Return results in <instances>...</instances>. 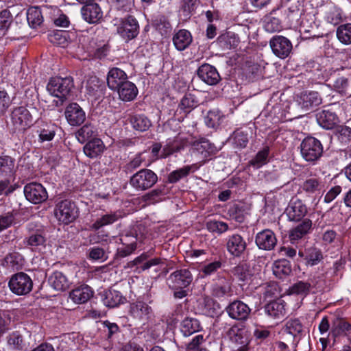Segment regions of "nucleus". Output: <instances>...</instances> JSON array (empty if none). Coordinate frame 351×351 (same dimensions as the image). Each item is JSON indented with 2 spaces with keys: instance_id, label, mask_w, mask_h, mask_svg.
<instances>
[{
  "instance_id": "57",
  "label": "nucleus",
  "mask_w": 351,
  "mask_h": 351,
  "mask_svg": "<svg viewBox=\"0 0 351 351\" xmlns=\"http://www.w3.org/2000/svg\"><path fill=\"white\" fill-rule=\"evenodd\" d=\"M12 16L7 10L0 12V37L5 36L11 25Z\"/></svg>"
},
{
  "instance_id": "9",
  "label": "nucleus",
  "mask_w": 351,
  "mask_h": 351,
  "mask_svg": "<svg viewBox=\"0 0 351 351\" xmlns=\"http://www.w3.org/2000/svg\"><path fill=\"white\" fill-rule=\"evenodd\" d=\"M24 194L26 199L33 204H40L45 202L48 194L45 188L40 183L31 182L24 187Z\"/></svg>"
},
{
  "instance_id": "3",
  "label": "nucleus",
  "mask_w": 351,
  "mask_h": 351,
  "mask_svg": "<svg viewBox=\"0 0 351 351\" xmlns=\"http://www.w3.org/2000/svg\"><path fill=\"white\" fill-rule=\"evenodd\" d=\"M300 153L306 161L315 162L323 154L322 144L318 139L308 136L300 144Z\"/></svg>"
},
{
  "instance_id": "33",
  "label": "nucleus",
  "mask_w": 351,
  "mask_h": 351,
  "mask_svg": "<svg viewBox=\"0 0 351 351\" xmlns=\"http://www.w3.org/2000/svg\"><path fill=\"white\" fill-rule=\"evenodd\" d=\"M239 43L238 35L232 32H227L217 38V43L223 49L235 48Z\"/></svg>"
},
{
  "instance_id": "24",
  "label": "nucleus",
  "mask_w": 351,
  "mask_h": 351,
  "mask_svg": "<svg viewBox=\"0 0 351 351\" xmlns=\"http://www.w3.org/2000/svg\"><path fill=\"white\" fill-rule=\"evenodd\" d=\"M303 325L298 319H290L286 322L284 326L281 329L282 335H290L293 340L295 339H300L303 332Z\"/></svg>"
},
{
  "instance_id": "7",
  "label": "nucleus",
  "mask_w": 351,
  "mask_h": 351,
  "mask_svg": "<svg viewBox=\"0 0 351 351\" xmlns=\"http://www.w3.org/2000/svg\"><path fill=\"white\" fill-rule=\"evenodd\" d=\"M230 342L234 345L232 351H248L249 338L244 328L232 327L228 331Z\"/></svg>"
},
{
  "instance_id": "8",
  "label": "nucleus",
  "mask_w": 351,
  "mask_h": 351,
  "mask_svg": "<svg viewBox=\"0 0 351 351\" xmlns=\"http://www.w3.org/2000/svg\"><path fill=\"white\" fill-rule=\"evenodd\" d=\"M273 53L279 58L285 59L289 56L292 51L291 42L285 36H274L269 41Z\"/></svg>"
},
{
  "instance_id": "30",
  "label": "nucleus",
  "mask_w": 351,
  "mask_h": 351,
  "mask_svg": "<svg viewBox=\"0 0 351 351\" xmlns=\"http://www.w3.org/2000/svg\"><path fill=\"white\" fill-rule=\"evenodd\" d=\"M193 38L189 31L180 29L173 36V43L178 51L186 49L192 43Z\"/></svg>"
},
{
  "instance_id": "16",
  "label": "nucleus",
  "mask_w": 351,
  "mask_h": 351,
  "mask_svg": "<svg viewBox=\"0 0 351 351\" xmlns=\"http://www.w3.org/2000/svg\"><path fill=\"white\" fill-rule=\"evenodd\" d=\"M317 123L325 130L337 128L340 123L338 116L330 110H323L316 114Z\"/></svg>"
},
{
  "instance_id": "35",
  "label": "nucleus",
  "mask_w": 351,
  "mask_h": 351,
  "mask_svg": "<svg viewBox=\"0 0 351 351\" xmlns=\"http://www.w3.org/2000/svg\"><path fill=\"white\" fill-rule=\"evenodd\" d=\"M86 90L88 95L95 99L100 98L104 94V87L96 77H91L87 80Z\"/></svg>"
},
{
  "instance_id": "36",
  "label": "nucleus",
  "mask_w": 351,
  "mask_h": 351,
  "mask_svg": "<svg viewBox=\"0 0 351 351\" xmlns=\"http://www.w3.org/2000/svg\"><path fill=\"white\" fill-rule=\"evenodd\" d=\"M199 305L202 313L210 317L217 315L220 310L219 304L210 297H204Z\"/></svg>"
},
{
  "instance_id": "27",
  "label": "nucleus",
  "mask_w": 351,
  "mask_h": 351,
  "mask_svg": "<svg viewBox=\"0 0 351 351\" xmlns=\"http://www.w3.org/2000/svg\"><path fill=\"white\" fill-rule=\"evenodd\" d=\"M312 227V221L309 219H304L296 227L291 229L289 232V239L292 243L301 239L306 235Z\"/></svg>"
},
{
  "instance_id": "6",
  "label": "nucleus",
  "mask_w": 351,
  "mask_h": 351,
  "mask_svg": "<svg viewBox=\"0 0 351 351\" xmlns=\"http://www.w3.org/2000/svg\"><path fill=\"white\" fill-rule=\"evenodd\" d=\"M11 123L15 130L24 131L33 121L32 116L24 106L14 108L10 114Z\"/></svg>"
},
{
  "instance_id": "45",
  "label": "nucleus",
  "mask_w": 351,
  "mask_h": 351,
  "mask_svg": "<svg viewBox=\"0 0 351 351\" xmlns=\"http://www.w3.org/2000/svg\"><path fill=\"white\" fill-rule=\"evenodd\" d=\"M291 271L289 262L286 259H280L274 262L273 273L279 278L288 276Z\"/></svg>"
},
{
  "instance_id": "62",
  "label": "nucleus",
  "mask_w": 351,
  "mask_h": 351,
  "mask_svg": "<svg viewBox=\"0 0 351 351\" xmlns=\"http://www.w3.org/2000/svg\"><path fill=\"white\" fill-rule=\"evenodd\" d=\"M206 228L210 232L222 234L228 229L226 223L219 221H209L206 223Z\"/></svg>"
},
{
  "instance_id": "13",
  "label": "nucleus",
  "mask_w": 351,
  "mask_h": 351,
  "mask_svg": "<svg viewBox=\"0 0 351 351\" xmlns=\"http://www.w3.org/2000/svg\"><path fill=\"white\" fill-rule=\"evenodd\" d=\"M64 115L68 123L71 126H79L86 120V113L77 103L69 104L65 109Z\"/></svg>"
},
{
  "instance_id": "11",
  "label": "nucleus",
  "mask_w": 351,
  "mask_h": 351,
  "mask_svg": "<svg viewBox=\"0 0 351 351\" xmlns=\"http://www.w3.org/2000/svg\"><path fill=\"white\" fill-rule=\"evenodd\" d=\"M192 280L191 272L188 269H183L171 274L167 278V283L171 289H178L187 287Z\"/></svg>"
},
{
  "instance_id": "15",
  "label": "nucleus",
  "mask_w": 351,
  "mask_h": 351,
  "mask_svg": "<svg viewBox=\"0 0 351 351\" xmlns=\"http://www.w3.org/2000/svg\"><path fill=\"white\" fill-rule=\"evenodd\" d=\"M255 243L259 249L270 251L276 245L277 239L273 231L265 229L256 234Z\"/></svg>"
},
{
  "instance_id": "41",
  "label": "nucleus",
  "mask_w": 351,
  "mask_h": 351,
  "mask_svg": "<svg viewBox=\"0 0 351 351\" xmlns=\"http://www.w3.org/2000/svg\"><path fill=\"white\" fill-rule=\"evenodd\" d=\"M121 217L118 212L110 213L98 218L90 226L92 230H99L103 226L112 224Z\"/></svg>"
},
{
  "instance_id": "49",
  "label": "nucleus",
  "mask_w": 351,
  "mask_h": 351,
  "mask_svg": "<svg viewBox=\"0 0 351 351\" xmlns=\"http://www.w3.org/2000/svg\"><path fill=\"white\" fill-rule=\"evenodd\" d=\"M332 88L336 92L342 95L349 94L350 90V81L349 79L345 76H338L332 82Z\"/></svg>"
},
{
  "instance_id": "23",
  "label": "nucleus",
  "mask_w": 351,
  "mask_h": 351,
  "mask_svg": "<svg viewBox=\"0 0 351 351\" xmlns=\"http://www.w3.org/2000/svg\"><path fill=\"white\" fill-rule=\"evenodd\" d=\"M194 152L201 156L206 160L207 158L215 155L218 152L215 145L206 139H202L193 144Z\"/></svg>"
},
{
  "instance_id": "37",
  "label": "nucleus",
  "mask_w": 351,
  "mask_h": 351,
  "mask_svg": "<svg viewBox=\"0 0 351 351\" xmlns=\"http://www.w3.org/2000/svg\"><path fill=\"white\" fill-rule=\"evenodd\" d=\"M50 285L56 291H63L69 287V281L65 275L58 271H54L49 278Z\"/></svg>"
},
{
  "instance_id": "25",
  "label": "nucleus",
  "mask_w": 351,
  "mask_h": 351,
  "mask_svg": "<svg viewBox=\"0 0 351 351\" xmlns=\"http://www.w3.org/2000/svg\"><path fill=\"white\" fill-rule=\"evenodd\" d=\"M84 19L89 23H95L102 17L101 8L97 3H87L82 9Z\"/></svg>"
},
{
  "instance_id": "22",
  "label": "nucleus",
  "mask_w": 351,
  "mask_h": 351,
  "mask_svg": "<svg viewBox=\"0 0 351 351\" xmlns=\"http://www.w3.org/2000/svg\"><path fill=\"white\" fill-rule=\"evenodd\" d=\"M128 80V75L123 70L113 67L107 75V84L111 90H116Z\"/></svg>"
},
{
  "instance_id": "21",
  "label": "nucleus",
  "mask_w": 351,
  "mask_h": 351,
  "mask_svg": "<svg viewBox=\"0 0 351 351\" xmlns=\"http://www.w3.org/2000/svg\"><path fill=\"white\" fill-rule=\"evenodd\" d=\"M301 187L308 195L320 194L324 190L325 182L322 178L313 176L306 179Z\"/></svg>"
},
{
  "instance_id": "51",
  "label": "nucleus",
  "mask_w": 351,
  "mask_h": 351,
  "mask_svg": "<svg viewBox=\"0 0 351 351\" xmlns=\"http://www.w3.org/2000/svg\"><path fill=\"white\" fill-rule=\"evenodd\" d=\"M121 293L119 291L109 290L106 293L104 303L106 306L113 308L123 302Z\"/></svg>"
},
{
  "instance_id": "53",
  "label": "nucleus",
  "mask_w": 351,
  "mask_h": 351,
  "mask_svg": "<svg viewBox=\"0 0 351 351\" xmlns=\"http://www.w3.org/2000/svg\"><path fill=\"white\" fill-rule=\"evenodd\" d=\"M305 259L308 265H316L323 259V254L320 250L311 247L306 250Z\"/></svg>"
},
{
  "instance_id": "34",
  "label": "nucleus",
  "mask_w": 351,
  "mask_h": 351,
  "mask_svg": "<svg viewBox=\"0 0 351 351\" xmlns=\"http://www.w3.org/2000/svg\"><path fill=\"white\" fill-rule=\"evenodd\" d=\"M282 5L288 10L287 16L293 20L302 12L304 0H281Z\"/></svg>"
},
{
  "instance_id": "40",
  "label": "nucleus",
  "mask_w": 351,
  "mask_h": 351,
  "mask_svg": "<svg viewBox=\"0 0 351 351\" xmlns=\"http://www.w3.org/2000/svg\"><path fill=\"white\" fill-rule=\"evenodd\" d=\"M324 20L334 26L337 25L343 21V12L336 6H330L325 12Z\"/></svg>"
},
{
  "instance_id": "60",
  "label": "nucleus",
  "mask_w": 351,
  "mask_h": 351,
  "mask_svg": "<svg viewBox=\"0 0 351 351\" xmlns=\"http://www.w3.org/2000/svg\"><path fill=\"white\" fill-rule=\"evenodd\" d=\"M56 134V126L53 124H45L39 131V139L41 142L51 141Z\"/></svg>"
},
{
  "instance_id": "48",
  "label": "nucleus",
  "mask_w": 351,
  "mask_h": 351,
  "mask_svg": "<svg viewBox=\"0 0 351 351\" xmlns=\"http://www.w3.org/2000/svg\"><path fill=\"white\" fill-rule=\"evenodd\" d=\"M130 122L136 130L146 131L151 125L150 121L143 114H134L130 118Z\"/></svg>"
},
{
  "instance_id": "47",
  "label": "nucleus",
  "mask_w": 351,
  "mask_h": 351,
  "mask_svg": "<svg viewBox=\"0 0 351 351\" xmlns=\"http://www.w3.org/2000/svg\"><path fill=\"white\" fill-rule=\"evenodd\" d=\"M338 40L343 45L351 44V23H347L338 26L336 30Z\"/></svg>"
},
{
  "instance_id": "31",
  "label": "nucleus",
  "mask_w": 351,
  "mask_h": 351,
  "mask_svg": "<svg viewBox=\"0 0 351 351\" xmlns=\"http://www.w3.org/2000/svg\"><path fill=\"white\" fill-rule=\"evenodd\" d=\"M116 90L118 91L119 98L124 101H132L138 95L136 85L128 80Z\"/></svg>"
},
{
  "instance_id": "64",
  "label": "nucleus",
  "mask_w": 351,
  "mask_h": 351,
  "mask_svg": "<svg viewBox=\"0 0 351 351\" xmlns=\"http://www.w3.org/2000/svg\"><path fill=\"white\" fill-rule=\"evenodd\" d=\"M233 275L240 281L245 282L250 278V274L247 265H239L235 267L232 271Z\"/></svg>"
},
{
  "instance_id": "20",
  "label": "nucleus",
  "mask_w": 351,
  "mask_h": 351,
  "mask_svg": "<svg viewBox=\"0 0 351 351\" xmlns=\"http://www.w3.org/2000/svg\"><path fill=\"white\" fill-rule=\"evenodd\" d=\"M296 101L302 109L308 110L319 106L322 103V98L317 92H304L298 96Z\"/></svg>"
},
{
  "instance_id": "32",
  "label": "nucleus",
  "mask_w": 351,
  "mask_h": 351,
  "mask_svg": "<svg viewBox=\"0 0 351 351\" xmlns=\"http://www.w3.org/2000/svg\"><path fill=\"white\" fill-rule=\"evenodd\" d=\"M105 148L103 141L99 138L89 141L84 147V153L90 158H97L101 155Z\"/></svg>"
},
{
  "instance_id": "43",
  "label": "nucleus",
  "mask_w": 351,
  "mask_h": 351,
  "mask_svg": "<svg viewBox=\"0 0 351 351\" xmlns=\"http://www.w3.org/2000/svg\"><path fill=\"white\" fill-rule=\"evenodd\" d=\"M14 160L8 156H0V177L10 178L14 173Z\"/></svg>"
},
{
  "instance_id": "12",
  "label": "nucleus",
  "mask_w": 351,
  "mask_h": 351,
  "mask_svg": "<svg viewBox=\"0 0 351 351\" xmlns=\"http://www.w3.org/2000/svg\"><path fill=\"white\" fill-rule=\"evenodd\" d=\"M226 311L232 319L245 321L248 318L251 308L243 302L236 300L227 306Z\"/></svg>"
},
{
  "instance_id": "28",
  "label": "nucleus",
  "mask_w": 351,
  "mask_h": 351,
  "mask_svg": "<svg viewBox=\"0 0 351 351\" xmlns=\"http://www.w3.org/2000/svg\"><path fill=\"white\" fill-rule=\"evenodd\" d=\"M93 295V291L88 285L77 287L70 292L69 298L77 304L86 302Z\"/></svg>"
},
{
  "instance_id": "1",
  "label": "nucleus",
  "mask_w": 351,
  "mask_h": 351,
  "mask_svg": "<svg viewBox=\"0 0 351 351\" xmlns=\"http://www.w3.org/2000/svg\"><path fill=\"white\" fill-rule=\"evenodd\" d=\"M73 86L71 77H55L50 79L47 85V90L50 95L59 98L60 104H62Z\"/></svg>"
},
{
  "instance_id": "5",
  "label": "nucleus",
  "mask_w": 351,
  "mask_h": 351,
  "mask_svg": "<svg viewBox=\"0 0 351 351\" xmlns=\"http://www.w3.org/2000/svg\"><path fill=\"white\" fill-rule=\"evenodd\" d=\"M8 286L12 293L18 295H23L32 291L33 282L27 274L19 272L12 276Z\"/></svg>"
},
{
  "instance_id": "46",
  "label": "nucleus",
  "mask_w": 351,
  "mask_h": 351,
  "mask_svg": "<svg viewBox=\"0 0 351 351\" xmlns=\"http://www.w3.org/2000/svg\"><path fill=\"white\" fill-rule=\"evenodd\" d=\"M197 169L196 165H186L171 172L168 176L170 183H176L180 179L186 177L191 171H194Z\"/></svg>"
},
{
  "instance_id": "59",
  "label": "nucleus",
  "mask_w": 351,
  "mask_h": 351,
  "mask_svg": "<svg viewBox=\"0 0 351 351\" xmlns=\"http://www.w3.org/2000/svg\"><path fill=\"white\" fill-rule=\"evenodd\" d=\"M165 195L164 188H157L145 194L143 196V199L149 204H154L161 201Z\"/></svg>"
},
{
  "instance_id": "2",
  "label": "nucleus",
  "mask_w": 351,
  "mask_h": 351,
  "mask_svg": "<svg viewBox=\"0 0 351 351\" xmlns=\"http://www.w3.org/2000/svg\"><path fill=\"white\" fill-rule=\"evenodd\" d=\"M157 181L158 176L153 171L143 169L130 178V184L136 191H144L152 188Z\"/></svg>"
},
{
  "instance_id": "29",
  "label": "nucleus",
  "mask_w": 351,
  "mask_h": 351,
  "mask_svg": "<svg viewBox=\"0 0 351 351\" xmlns=\"http://www.w3.org/2000/svg\"><path fill=\"white\" fill-rule=\"evenodd\" d=\"M152 313V308L144 302L137 301L130 305V313L135 319H144L147 318Z\"/></svg>"
},
{
  "instance_id": "58",
  "label": "nucleus",
  "mask_w": 351,
  "mask_h": 351,
  "mask_svg": "<svg viewBox=\"0 0 351 351\" xmlns=\"http://www.w3.org/2000/svg\"><path fill=\"white\" fill-rule=\"evenodd\" d=\"M228 215L229 217L237 222L242 223L245 219V210L243 206L238 204H233L228 210Z\"/></svg>"
},
{
  "instance_id": "52",
  "label": "nucleus",
  "mask_w": 351,
  "mask_h": 351,
  "mask_svg": "<svg viewBox=\"0 0 351 351\" xmlns=\"http://www.w3.org/2000/svg\"><path fill=\"white\" fill-rule=\"evenodd\" d=\"M27 20L28 23L32 27H36L40 25L43 21L41 11L38 7H31L27 12Z\"/></svg>"
},
{
  "instance_id": "54",
  "label": "nucleus",
  "mask_w": 351,
  "mask_h": 351,
  "mask_svg": "<svg viewBox=\"0 0 351 351\" xmlns=\"http://www.w3.org/2000/svg\"><path fill=\"white\" fill-rule=\"evenodd\" d=\"M269 153V147L266 146L258 152L254 158L250 161V165L256 169H258L267 162Z\"/></svg>"
},
{
  "instance_id": "63",
  "label": "nucleus",
  "mask_w": 351,
  "mask_h": 351,
  "mask_svg": "<svg viewBox=\"0 0 351 351\" xmlns=\"http://www.w3.org/2000/svg\"><path fill=\"white\" fill-rule=\"evenodd\" d=\"M12 100L5 90H0V117L4 116L10 107Z\"/></svg>"
},
{
  "instance_id": "4",
  "label": "nucleus",
  "mask_w": 351,
  "mask_h": 351,
  "mask_svg": "<svg viewBox=\"0 0 351 351\" xmlns=\"http://www.w3.org/2000/svg\"><path fill=\"white\" fill-rule=\"evenodd\" d=\"M54 215L59 222L69 224L77 218V210L74 202L64 199L56 204Z\"/></svg>"
},
{
  "instance_id": "61",
  "label": "nucleus",
  "mask_w": 351,
  "mask_h": 351,
  "mask_svg": "<svg viewBox=\"0 0 351 351\" xmlns=\"http://www.w3.org/2000/svg\"><path fill=\"white\" fill-rule=\"evenodd\" d=\"M184 147V145H178V139L168 143L161 151L160 158H165L175 152H179Z\"/></svg>"
},
{
  "instance_id": "44",
  "label": "nucleus",
  "mask_w": 351,
  "mask_h": 351,
  "mask_svg": "<svg viewBox=\"0 0 351 351\" xmlns=\"http://www.w3.org/2000/svg\"><path fill=\"white\" fill-rule=\"evenodd\" d=\"M313 287H315V285L312 280L307 282L300 280L294 283L289 288V292L291 294L306 296L310 293Z\"/></svg>"
},
{
  "instance_id": "56",
  "label": "nucleus",
  "mask_w": 351,
  "mask_h": 351,
  "mask_svg": "<svg viewBox=\"0 0 351 351\" xmlns=\"http://www.w3.org/2000/svg\"><path fill=\"white\" fill-rule=\"evenodd\" d=\"M94 127L91 124H86L79 129L75 133L79 142L84 143L88 139L94 136Z\"/></svg>"
},
{
  "instance_id": "39",
  "label": "nucleus",
  "mask_w": 351,
  "mask_h": 351,
  "mask_svg": "<svg viewBox=\"0 0 351 351\" xmlns=\"http://www.w3.org/2000/svg\"><path fill=\"white\" fill-rule=\"evenodd\" d=\"M201 326L199 320L192 317L185 318L181 323L180 330L185 337H189L200 330Z\"/></svg>"
},
{
  "instance_id": "18",
  "label": "nucleus",
  "mask_w": 351,
  "mask_h": 351,
  "mask_svg": "<svg viewBox=\"0 0 351 351\" xmlns=\"http://www.w3.org/2000/svg\"><path fill=\"white\" fill-rule=\"evenodd\" d=\"M197 75L203 82L208 85H215L221 79L215 67L208 64H204L199 67Z\"/></svg>"
},
{
  "instance_id": "10",
  "label": "nucleus",
  "mask_w": 351,
  "mask_h": 351,
  "mask_svg": "<svg viewBox=\"0 0 351 351\" xmlns=\"http://www.w3.org/2000/svg\"><path fill=\"white\" fill-rule=\"evenodd\" d=\"M139 26L135 18L132 16L121 19L117 25V31L123 38L131 40L138 34Z\"/></svg>"
},
{
  "instance_id": "19",
  "label": "nucleus",
  "mask_w": 351,
  "mask_h": 351,
  "mask_svg": "<svg viewBox=\"0 0 351 351\" xmlns=\"http://www.w3.org/2000/svg\"><path fill=\"white\" fill-rule=\"evenodd\" d=\"M226 248L230 254L239 257L245 250L246 243L241 235L234 234L227 239Z\"/></svg>"
},
{
  "instance_id": "26",
  "label": "nucleus",
  "mask_w": 351,
  "mask_h": 351,
  "mask_svg": "<svg viewBox=\"0 0 351 351\" xmlns=\"http://www.w3.org/2000/svg\"><path fill=\"white\" fill-rule=\"evenodd\" d=\"M286 303L282 300H274L265 306L266 314L274 319L282 318L286 314Z\"/></svg>"
},
{
  "instance_id": "50",
  "label": "nucleus",
  "mask_w": 351,
  "mask_h": 351,
  "mask_svg": "<svg viewBox=\"0 0 351 351\" xmlns=\"http://www.w3.org/2000/svg\"><path fill=\"white\" fill-rule=\"evenodd\" d=\"M7 342L11 351H22L25 348L23 337L18 332L9 335L7 337Z\"/></svg>"
},
{
  "instance_id": "55",
  "label": "nucleus",
  "mask_w": 351,
  "mask_h": 351,
  "mask_svg": "<svg viewBox=\"0 0 351 351\" xmlns=\"http://www.w3.org/2000/svg\"><path fill=\"white\" fill-rule=\"evenodd\" d=\"M223 114L218 109H213L208 112L205 117V123L210 128H215L220 124Z\"/></svg>"
},
{
  "instance_id": "14",
  "label": "nucleus",
  "mask_w": 351,
  "mask_h": 351,
  "mask_svg": "<svg viewBox=\"0 0 351 351\" xmlns=\"http://www.w3.org/2000/svg\"><path fill=\"white\" fill-rule=\"evenodd\" d=\"M307 212L306 204L299 199H292L285 210L288 219L293 221H300Z\"/></svg>"
},
{
  "instance_id": "17",
  "label": "nucleus",
  "mask_w": 351,
  "mask_h": 351,
  "mask_svg": "<svg viewBox=\"0 0 351 351\" xmlns=\"http://www.w3.org/2000/svg\"><path fill=\"white\" fill-rule=\"evenodd\" d=\"M46 234L43 229L32 231L24 242L32 250L41 251L46 245Z\"/></svg>"
},
{
  "instance_id": "42",
  "label": "nucleus",
  "mask_w": 351,
  "mask_h": 351,
  "mask_svg": "<svg viewBox=\"0 0 351 351\" xmlns=\"http://www.w3.org/2000/svg\"><path fill=\"white\" fill-rule=\"evenodd\" d=\"M48 38L52 44L61 47H66L70 43L69 33L64 31H56L48 35Z\"/></svg>"
},
{
  "instance_id": "38",
  "label": "nucleus",
  "mask_w": 351,
  "mask_h": 351,
  "mask_svg": "<svg viewBox=\"0 0 351 351\" xmlns=\"http://www.w3.org/2000/svg\"><path fill=\"white\" fill-rule=\"evenodd\" d=\"M212 293L218 298L231 296L232 295V283L228 280L223 279L213 286Z\"/></svg>"
}]
</instances>
